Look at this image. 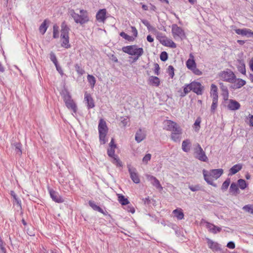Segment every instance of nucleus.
<instances>
[{
	"instance_id": "obj_44",
	"label": "nucleus",
	"mask_w": 253,
	"mask_h": 253,
	"mask_svg": "<svg viewBox=\"0 0 253 253\" xmlns=\"http://www.w3.org/2000/svg\"><path fill=\"white\" fill-rule=\"evenodd\" d=\"M75 67L76 71L79 74L83 75L85 73L84 70L83 69V68H82V67H81V66L79 64H76L75 66Z\"/></svg>"
},
{
	"instance_id": "obj_40",
	"label": "nucleus",
	"mask_w": 253,
	"mask_h": 253,
	"mask_svg": "<svg viewBox=\"0 0 253 253\" xmlns=\"http://www.w3.org/2000/svg\"><path fill=\"white\" fill-rule=\"evenodd\" d=\"M226 81H228L230 82V81H235L237 84V86L236 87H238V88H241L242 86H244L246 84L245 80H225Z\"/></svg>"
},
{
	"instance_id": "obj_20",
	"label": "nucleus",
	"mask_w": 253,
	"mask_h": 253,
	"mask_svg": "<svg viewBox=\"0 0 253 253\" xmlns=\"http://www.w3.org/2000/svg\"><path fill=\"white\" fill-rule=\"evenodd\" d=\"M147 178L151 182L153 185L155 186L157 189H163V187L161 186L160 181L155 177L153 175H147Z\"/></svg>"
},
{
	"instance_id": "obj_13",
	"label": "nucleus",
	"mask_w": 253,
	"mask_h": 253,
	"mask_svg": "<svg viewBox=\"0 0 253 253\" xmlns=\"http://www.w3.org/2000/svg\"><path fill=\"white\" fill-rule=\"evenodd\" d=\"M84 101L87 104V107L88 109L93 108L95 106L94 100L89 93L85 92L84 93Z\"/></svg>"
},
{
	"instance_id": "obj_7",
	"label": "nucleus",
	"mask_w": 253,
	"mask_h": 253,
	"mask_svg": "<svg viewBox=\"0 0 253 253\" xmlns=\"http://www.w3.org/2000/svg\"><path fill=\"white\" fill-rule=\"evenodd\" d=\"M166 125V129L171 131V133L182 132V129L180 126L172 121L167 120Z\"/></svg>"
},
{
	"instance_id": "obj_39",
	"label": "nucleus",
	"mask_w": 253,
	"mask_h": 253,
	"mask_svg": "<svg viewBox=\"0 0 253 253\" xmlns=\"http://www.w3.org/2000/svg\"><path fill=\"white\" fill-rule=\"evenodd\" d=\"M248 29H238L235 30V32L238 35H241L242 36L248 35Z\"/></svg>"
},
{
	"instance_id": "obj_25",
	"label": "nucleus",
	"mask_w": 253,
	"mask_h": 253,
	"mask_svg": "<svg viewBox=\"0 0 253 253\" xmlns=\"http://www.w3.org/2000/svg\"><path fill=\"white\" fill-rule=\"evenodd\" d=\"M89 206L94 211H97L100 213L105 214L103 210L98 206L96 205L95 203L93 201H89L88 202Z\"/></svg>"
},
{
	"instance_id": "obj_32",
	"label": "nucleus",
	"mask_w": 253,
	"mask_h": 253,
	"mask_svg": "<svg viewBox=\"0 0 253 253\" xmlns=\"http://www.w3.org/2000/svg\"><path fill=\"white\" fill-rule=\"evenodd\" d=\"M186 66L189 69L192 70L195 67H196V63L194 59H189L187 62H186Z\"/></svg>"
},
{
	"instance_id": "obj_38",
	"label": "nucleus",
	"mask_w": 253,
	"mask_h": 253,
	"mask_svg": "<svg viewBox=\"0 0 253 253\" xmlns=\"http://www.w3.org/2000/svg\"><path fill=\"white\" fill-rule=\"evenodd\" d=\"M201 122V118L200 117H198L194 124V128L196 131H199L200 128V124Z\"/></svg>"
},
{
	"instance_id": "obj_60",
	"label": "nucleus",
	"mask_w": 253,
	"mask_h": 253,
	"mask_svg": "<svg viewBox=\"0 0 253 253\" xmlns=\"http://www.w3.org/2000/svg\"><path fill=\"white\" fill-rule=\"evenodd\" d=\"M240 62L242 66L241 67V69L240 70V71L241 73H242V74H245L246 72L245 65L244 63L242 62L241 61H240Z\"/></svg>"
},
{
	"instance_id": "obj_49",
	"label": "nucleus",
	"mask_w": 253,
	"mask_h": 253,
	"mask_svg": "<svg viewBox=\"0 0 253 253\" xmlns=\"http://www.w3.org/2000/svg\"><path fill=\"white\" fill-rule=\"evenodd\" d=\"M142 23L145 26L147 27V29H148V30L149 31H151V30H155V29L154 28H153V27H152L149 22L146 20H142Z\"/></svg>"
},
{
	"instance_id": "obj_19",
	"label": "nucleus",
	"mask_w": 253,
	"mask_h": 253,
	"mask_svg": "<svg viewBox=\"0 0 253 253\" xmlns=\"http://www.w3.org/2000/svg\"><path fill=\"white\" fill-rule=\"evenodd\" d=\"M223 173V170L222 169H212L208 171V173L211 175V177L215 178H218Z\"/></svg>"
},
{
	"instance_id": "obj_5",
	"label": "nucleus",
	"mask_w": 253,
	"mask_h": 253,
	"mask_svg": "<svg viewBox=\"0 0 253 253\" xmlns=\"http://www.w3.org/2000/svg\"><path fill=\"white\" fill-rule=\"evenodd\" d=\"M98 129L99 140L102 144H104L107 141L105 138L108 132V128L106 122L103 119H101L99 120Z\"/></svg>"
},
{
	"instance_id": "obj_2",
	"label": "nucleus",
	"mask_w": 253,
	"mask_h": 253,
	"mask_svg": "<svg viewBox=\"0 0 253 253\" xmlns=\"http://www.w3.org/2000/svg\"><path fill=\"white\" fill-rule=\"evenodd\" d=\"M80 14L76 13L73 9L69 11L70 15L73 18L76 23L83 25L89 21V17L86 10L81 9L80 11Z\"/></svg>"
},
{
	"instance_id": "obj_62",
	"label": "nucleus",
	"mask_w": 253,
	"mask_h": 253,
	"mask_svg": "<svg viewBox=\"0 0 253 253\" xmlns=\"http://www.w3.org/2000/svg\"><path fill=\"white\" fill-rule=\"evenodd\" d=\"M193 73L197 75H200L202 74L201 71H200L199 69H198L196 67H195L192 70Z\"/></svg>"
},
{
	"instance_id": "obj_46",
	"label": "nucleus",
	"mask_w": 253,
	"mask_h": 253,
	"mask_svg": "<svg viewBox=\"0 0 253 253\" xmlns=\"http://www.w3.org/2000/svg\"><path fill=\"white\" fill-rule=\"evenodd\" d=\"M174 68L172 66L170 65L169 66L168 70H167V73L169 75L170 78H172L174 76Z\"/></svg>"
},
{
	"instance_id": "obj_57",
	"label": "nucleus",
	"mask_w": 253,
	"mask_h": 253,
	"mask_svg": "<svg viewBox=\"0 0 253 253\" xmlns=\"http://www.w3.org/2000/svg\"><path fill=\"white\" fill-rule=\"evenodd\" d=\"M0 249L1 250L0 253H6V249L4 247V243L3 241L0 243Z\"/></svg>"
},
{
	"instance_id": "obj_10",
	"label": "nucleus",
	"mask_w": 253,
	"mask_h": 253,
	"mask_svg": "<svg viewBox=\"0 0 253 253\" xmlns=\"http://www.w3.org/2000/svg\"><path fill=\"white\" fill-rule=\"evenodd\" d=\"M201 222L205 223L206 224V227L208 229L209 231L213 234H216L221 231L220 227L216 226L213 224L210 223L204 219H202Z\"/></svg>"
},
{
	"instance_id": "obj_34",
	"label": "nucleus",
	"mask_w": 253,
	"mask_h": 253,
	"mask_svg": "<svg viewBox=\"0 0 253 253\" xmlns=\"http://www.w3.org/2000/svg\"><path fill=\"white\" fill-rule=\"evenodd\" d=\"M238 184L239 185V187L242 190H244L248 186V184L245 181V180L243 179H239L238 180Z\"/></svg>"
},
{
	"instance_id": "obj_35",
	"label": "nucleus",
	"mask_w": 253,
	"mask_h": 253,
	"mask_svg": "<svg viewBox=\"0 0 253 253\" xmlns=\"http://www.w3.org/2000/svg\"><path fill=\"white\" fill-rule=\"evenodd\" d=\"M230 183V178H227L225 181L222 183V185L221 187V189L222 191H225L227 190L229 184Z\"/></svg>"
},
{
	"instance_id": "obj_42",
	"label": "nucleus",
	"mask_w": 253,
	"mask_h": 253,
	"mask_svg": "<svg viewBox=\"0 0 253 253\" xmlns=\"http://www.w3.org/2000/svg\"><path fill=\"white\" fill-rule=\"evenodd\" d=\"M53 37L54 39L58 38L59 37V31H58L59 27H58V26L56 24L54 25V26L53 27Z\"/></svg>"
},
{
	"instance_id": "obj_8",
	"label": "nucleus",
	"mask_w": 253,
	"mask_h": 253,
	"mask_svg": "<svg viewBox=\"0 0 253 253\" xmlns=\"http://www.w3.org/2000/svg\"><path fill=\"white\" fill-rule=\"evenodd\" d=\"M171 31L173 37L176 39L177 38L183 40L185 38V35L184 30L176 24H173L171 26Z\"/></svg>"
},
{
	"instance_id": "obj_58",
	"label": "nucleus",
	"mask_w": 253,
	"mask_h": 253,
	"mask_svg": "<svg viewBox=\"0 0 253 253\" xmlns=\"http://www.w3.org/2000/svg\"><path fill=\"white\" fill-rule=\"evenodd\" d=\"M228 248L233 249L235 247V243L232 241L229 242L226 246Z\"/></svg>"
},
{
	"instance_id": "obj_21",
	"label": "nucleus",
	"mask_w": 253,
	"mask_h": 253,
	"mask_svg": "<svg viewBox=\"0 0 253 253\" xmlns=\"http://www.w3.org/2000/svg\"><path fill=\"white\" fill-rule=\"evenodd\" d=\"M240 104L238 102L233 99L229 100V103L227 106L229 110L233 111L238 110L240 108Z\"/></svg>"
},
{
	"instance_id": "obj_41",
	"label": "nucleus",
	"mask_w": 253,
	"mask_h": 253,
	"mask_svg": "<svg viewBox=\"0 0 253 253\" xmlns=\"http://www.w3.org/2000/svg\"><path fill=\"white\" fill-rule=\"evenodd\" d=\"M120 35L122 37L124 38L125 40H126L128 41H133L134 40V38H133L132 37L130 36L127 35L126 33H125L124 32H122L120 34Z\"/></svg>"
},
{
	"instance_id": "obj_29",
	"label": "nucleus",
	"mask_w": 253,
	"mask_h": 253,
	"mask_svg": "<svg viewBox=\"0 0 253 253\" xmlns=\"http://www.w3.org/2000/svg\"><path fill=\"white\" fill-rule=\"evenodd\" d=\"M182 133V132L171 133L170 135V138L175 142H179L180 141Z\"/></svg>"
},
{
	"instance_id": "obj_47",
	"label": "nucleus",
	"mask_w": 253,
	"mask_h": 253,
	"mask_svg": "<svg viewBox=\"0 0 253 253\" xmlns=\"http://www.w3.org/2000/svg\"><path fill=\"white\" fill-rule=\"evenodd\" d=\"M148 84L154 86H158L160 84V80H148Z\"/></svg>"
},
{
	"instance_id": "obj_55",
	"label": "nucleus",
	"mask_w": 253,
	"mask_h": 253,
	"mask_svg": "<svg viewBox=\"0 0 253 253\" xmlns=\"http://www.w3.org/2000/svg\"><path fill=\"white\" fill-rule=\"evenodd\" d=\"M151 158V155L150 154H147L143 158L142 161L145 164H147L148 162L150 160Z\"/></svg>"
},
{
	"instance_id": "obj_14",
	"label": "nucleus",
	"mask_w": 253,
	"mask_h": 253,
	"mask_svg": "<svg viewBox=\"0 0 253 253\" xmlns=\"http://www.w3.org/2000/svg\"><path fill=\"white\" fill-rule=\"evenodd\" d=\"M219 77L223 79H236L233 72L230 70H227L219 74Z\"/></svg>"
},
{
	"instance_id": "obj_36",
	"label": "nucleus",
	"mask_w": 253,
	"mask_h": 253,
	"mask_svg": "<svg viewBox=\"0 0 253 253\" xmlns=\"http://www.w3.org/2000/svg\"><path fill=\"white\" fill-rule=\"evenodd\" d=\"M49 55H50V59L51 60V61L53 62V63L55 65V66L56 67V69L58 70V65L57 64V60L55 54L53 52H51L50 53Z\"/></svg>"
},
{
	"instance_id": "obj_22",
	"label": "nucleus",
	"mask_w": 253,
	"mask_h": 253,
	"mask_svg": "<svg viewBox=\"0 0 253 253\" xmlns=\"http://www.w3.org/2000/svg\"><path fill=\"white\" fill-rule=\"evenodd\" d=\"M164 46L175 48L176 47V44L171 40L166 37L164 40L162 41L161 43Z\"/></svg>"
},
{
	"instance_id": "obj_15",
	"label": "nucleus",
	"mask_w": 253,
	"mask_h": 253,
	"mask_svg": "<svg viewBox=\"0 0 253 253\" xmlns=\"http://www.w3.org/2000/svg\"><path fill=\"white\" fill-rule=\"evenodd\" d=\"M128 172L130 174V178L135 183H139L140 182V179L138 174L136 172V170L134 168H128Z\"/></svg>"
},
{
	"instance_id": "obj_33",
	"label": "nucleus",
	"mask_w": 253,
	"mask_h": 253,
	"mask_svg": "<svg viewBox=\"0 0 253 253\" xmlns=\"http://www.w3.org/2000/svg\"><path fill=\"white\" fill-rule=\"evenodd\" d=\"M47 24H46V20H45L42 23V24L41 25V26H40V28H39V31H40V32L43 35L47 29Z\"/></svg>"
},
{
	"instance_id": "obj_12",
	"label": "nucleus",
	"mask_w": 253,
	"mask_h": 253,
	"mask_svg": "<svg viewBox=\"0 0 253 253\" xmlns=\"http://www.w3.org/2000/svg\"><path fill=\"white\" fill-rule=\"evenodd\" d=\"M107 11L106 9H100L96 13V20L99 22L104 23L106 20Z\"/></svg>"
},
{
	"instance_id": "obj_31",
	"label": "nucleus",
	"mask_w": 253,
	"mask_h": 253,
	"mask_svg": "<svg viewBox=\"0 0 253 253\" xmlns=\"http://www.w3.org/2000/svg\"><path fill=\"white\" fill-rule=\"evenodd\" d=\"M13 146L15 147V151L16 154L19 156H21L22 154V145L20 143L16 142L13 144Z\"/></svg>"
},
{
	"instance_id": "obj_63",
	"label": "nucleus",
	"mask_w": 253,
	"mask_h": 253,
	"mask_svg": "<svg viewBox=\"0 0 253 253\" xmlns=\"http://www.w3.org/2000/svg\"><path fill=\"white\" fill-rule=\"evenodd\" d=\"M127 210L128 211H129V212H131L132 213H133L135 212L134 208L133 207L130 206L129 205H128L127 206Z\"/></svg>"
},
{
	"instance_id": "obj_4",
	"label": "nucleus",
	"mask_w": 253,
	"mask_h": 253,
	"mask_svg": "<svg viewBox=\"0 0 253 253\" xmlns=\"http://www.w3.org/2000/svg\"><path fill=\"white\" fill-rule=\"evenodd\" d=\"M61 27V38L62 40L61 46L66 48H68L71 46L70 44L69 43V28L65 21L62 23Z\"/></svg>"
},
{
	"instance_id": "obj_24",
	"label": "nucleus",
	"mask_w": 253,
	"mask_h": 253,
	"mask_svg": "<svg viewBox=\"0 0 253 253\" xmlns=\"http://www.w3.org/2000/svg\"><path fill=\"white\" fill-rule=\"evenodd\" d=\"M191 143L189 139H186L182 143V149L185 152H188L190 150Z\"/></svg>"
},
{
	"instance_id": "obj_3",
	"label": "nucleus",
	"mask_w": 253,
	"mask_h": 253,
	"mask_svg": "<svg viewBox=\"0 0 253 253\" xmlns=\"http://www.w3.org/2000/svg\"><path fill=\"white\" fill-rule=\"evenodd\" d=\"M123 52L130 55L136 56L134 60H137L144 53L143 49L142 47H138L136 45H128L122 48Z\"/></svg>"
},
{
	"instance_id": "obj_64",
	"label": "nucleus",
	"mask_w": 253,
	"mask_h": 253,
	"mask_svg": "<svg viewBox=\"0 0 253 253\" xmlns=\"http://www.w3.org/2000/svg\"><path fill=\"white\" fill-rule=\"evenodd\" d=\"M154 69H155L154 70H155V74H156L158 75V71L160 69V67H159V65L157 63H155L154 64Z\"/></svg>"
},
{
	"instance_id": "obj_16",
	"label": "nucleus",
	"mask_w": 253,
	"mask_h": 253,
	"mask_svg": "<svg viewBox=\"0 0 253 253\" xmlns=\"http://www.w3.org/2000/svg\"><path fill=\"white\" fill-rule=\"evenodd\" d=\"M203 174L205 180L209 185H212V186L215 187H217L216 184L213 182V180L211 178V175H210V173H208V171L205 169H203Z\"/></svg>"
},
{
	"instance_id": "obj_28",
	"label": "nucleus",
	"mask_w": 253,
	"mask_h": 253,
	"mask_svg": "<svg viewBox=\"0 0 253 253\" xmlns=\"http://www.w3.org/2000/svg\"><path fill=\"white\" fill-rule=\"evenodd\" d=\"M118 201L119 203L123 206H126L128 205L129 203L128 199L126 198L124 195L122 194H117Z\"/></svg>"
},
{
	"instance_id": "obj_30",
	"label": "nucleus",
	"mask_w": 253,
	"mask_h": 253,
	"mask_svg": "<svg viewBox=\"0 0 253 253\" xmlns=\"http://www.w3.org/2000/svg\"><path fill=\"white\" fill-rule=\"evenodd\" d=\"M190 91H192L190 84L185 85L183 87V91L181 92L180 96L181 97H184Z\"/></svg>"
},
{
	"instance_id": "obj_51",
	"label": "nucleus",
	"mask_w": 253,
	"mask_h": 253,
	"mask_svg": "<svg viewBox=\"0 0 253 253\" xmlns=\"http://www.w3.org/2000/svg\"><path fill=\"white\" fill-rule=\"evenodd\" d=\"M168 55L166 51H163L160 54V59L163 61H165L168 59Z\"/></svg>"
},
{
	"instance_id": "obj_37",
	"label": "nucleus",
	"mask_w": 253,
	"mask_h": 253,
	"mask_svg": "<svg viewBox=\"0 0 253 253\" xmlns=\"http://www.w3.org/2000/svg\"><path fill=\"white\" fill-rule=\"evenodd\" d=\"M243 210L245 211L253 214V205H247L243 207Z\"/></svg>"
},
{
	"instance_id": "obj_50",
	"label": "nucleus",
	"mask_w": 253,
	"mask_h": 253,
	"mask_svg": "<svg viewBox=\"0 0 253 253\" xmlns=\"http://www.w3.org/2000/svg\"><path fill=\"white\" fill-rule=\"evenodd\" d=\"M11 196L14 198V199L15 200V202L18 205H19L20 206H21V201L17 197V196H16V194H15V193L13 191H11Z\"/></svg>"
},
{
	"instance_id": "obj_11",
	"label": "nucleus",
	"mask_w": 253,
	"mask_h": 253,
	"mask_svg": "<svg viewBox=\"0 0 253 253\" xmlns=\"http://www.w3.org/2000/svg\"><path fill=\"white\" fill-rule=\"evenodd\" d=\"M49 192L50 197L53 201L58 203H62L64 202V199L60 195H59L58 192L52 189H50L49 190Z\"/></svg>"
},
{
	"instance_id": "obj_52",
	"label": "nucleus",
	"mask_w": 253,
	"mask_h": 253,
	"mask_svg": "<svg viewBox=\"0 0 253 253\" xmlns=\"http://www.w3.org/2000/svg\"><path fill=\"white\" fill-rule=\"evenodd\" d=\"M107 154L109 157L112 158H114V157L117 156L115 154V150L114 148L108 149L107 150Z\"/></svg>"
},
{
	"instance_id": "obj_53",
	"label": "nucleus",
	"mask_w": 253,
	"mask_h": 253,
	"mask_svg": "<svg viewBox=\"0 0 253 253\" xmlns=\"http://www.w3.org/2000/svg\"><path fill=\"white\" fill-rule=\"evenodd\" d=\"M218 101H212V104L211 106V112L213 113H214L217 107Z\"/></svg>"
},
{
	"instance_id": "obj_61",
	"label": "nucleus",
	"mask_w": 253,
	"mask_h": 253,
	"mask_svg": "<svg viewBox=\"0 0 253 253\" xmlns=\"http://www.w3.org/2000/svg\"><path fill=\"white\" fill-rule=\"evenodd\" d=\"M121 123L124 126H126L128 123V118H122Z\"/></svg>"
},
{
	"instance_id": "obj_9",
	"label": "nucleus",
	"mask_w": 253,
	"mask_h": 253,
	"mask_svg": "<svg viewBox=\"0 0 253 253\" xmlns=\"http://www.w3.org/2000/svg\"><path fill=\"white\" fill-rule=\"evenodd\" d=\"M192 91L197 95H202L203 93L204 86L200 83L192 82L190 83Z\"/></svg>"
},
{
	"instance_id": "obj_6",
	"label": "nucleus",
	"mask_w": 253,
	"mask_h": 253,
	"mask_svg": "<svg viewBox=\"0 0 253 253\" xmlns=\"http://www.w3.org/2000/svg\"><path fill=\"white\" fill-rule=\"evenodd\" d=\"M194 157L195 158L202 162H207L208 157L199 144H197L194 148Z\"/></svg>"
},
{
	"instance_id": "obj_59",
	"label": "nucleus",
	"mask_w": 253,
	"mask_h": 253,
	"mask_svg": "<svg viewBox=\"0 0 253 253\" xmlns=\"http://www.w3.org/2000/svg\"><path fill=\"white\" fill-rule=\"evenodd\" d=\"M131 33L133 34V35L134 36V37H136L137 36V30L135 28V27L131 26Z\"/></svg>"
},
{
	"instance_id": "obj_27",
	"label": "nucleus",
	"mask_w": 253,
	"mask_h": 253,
	"mask_svg": "<svg viewBox=\"0 0 253 253\" xmlns=\"http://www.w3.org/2000/svg\"><path fill=\"white\" fill-rule=\"evenodd\" d=\"M172 213L178 220L182 219L184 218V213L181 209L173 210Z\"/></svg>"
},
{
	"instance_id": "obj_26",
	"label": "nucleus",
	"mask_w": 253,
	"mask_h": 253,
	"mask_svg": "<svg viewBox=\"0 0 253 253\" xmlns=\"http://www.w3.org/2000/svg\"><path fill=\"white\" fill-rule=\"evenodd\" d=\"M242 168V166L241 164H236L234 165L229 169V174L233 175L236 174L239 171H240Z\"/></svg>"
},
{
	"instance_id": "obj_45",
	"label": "nucleus",
	"mask_w": 253,
	"mask_h": 253,
	"mask_svg": "<svg viewBox=\"0 0 253 253\" xmlns=\"http://www.w3.org/2000/svg\"><path fill=\"white\" fill-rule=\"evenodd\" d=\"M189 189H190L193 192L198 191L201 190V187L199 185H189L188 186Z\"/></svg>"
},
{
	"instance_id": "obj_54",
	"label": "nucleus",
	"mask_w": 253,
	"mask_h": 253,
	"mask_svg": "<svg viewBox=\"0 0 253 253\" xmlns=\"http://www.w3.org/2000/svg\"><path fill=\"white\" fill-rule=\"evenodd\" d=\"M166 38L165 36L163 35L162 33H158L157 35V38L159 41L161 43L163 40Z\"/></svg>"
},
{
	"instance_id": "obj_18",
	"label": "nucleus",
	"mask_w": 253,
	"mask_h": 253,
	"mask_svg": "<svg viewBox=\"0 0 253 253\" xmlns=\"http://www.w3.org/2000/svg\"><path fill=\"white\" fill-rule=\"evenodd\" d=\"M146 137V134L144 130L141 128H139L136 132L135 136V140L137 143H140Z\"/></svg>"
},
{
	"instance_id": "obj_23",
	"label": "nucleus",
	"mask_w": 253,
	"mask_h": 253,
	"mask_svg": "<svg viewBox=\"0 0 253 253\" xmlns=\"http://www.w3.org/2000/svg\"><path fill=\"white\" fill-rule=\"evenodd\" d=\"M229 192L230 194L233 195H237L239 193V190L238 188V184L235 182H232L229 188Z\"/></svg>"
},
{
	"instance_id": "obj_48",
	"label": "nucleus",
	"mask_w": 253,
	"mask_h": 253,
	"mask_svg": "<svg viewBox=\"0 0 253 253\" xmlns=\"http://www.w3.org/2000/svg\"><path fill=\"white\" fill-rule=\"evenodd\" d=\"M222 90L223 91V95L224 100H227L228 97V90L225 86H222Z\"/></svg>"
},
{
	"instance_id": "obj_1",
	"label": "nucleus",
	"mask_w": 253,
	"mask_h": 253,
	"mask_svg": "<svg viewBox=\"0 0 253 253\" xmlns=\"http://www.w3.org/2000/svg\"><path fill=\"white\" fill-rule=\"evenodd\" d=\"M62 84H63V88L60 92V94L63 98L66 106L76 114L77 112V106L73 100L72 99L71 95L65 86V82H62Z\"/></svg>"
},
{
	"instance_id": "obj_56",
	"label": "nucleus",
	"mask_w": 253,
	"mask_h": 253,
	"mask_svg": "<svg viewBox=\"0 0 253 253\" xmlns=\"http://www.w3.org/2000/svg\"><path fill=\"white\" fill-rule=\"evenodd\" d=\"M214 93H218L217 87L215 85L212 84L211 88V94Z\"/></svg>"
},
{
	"instance_id": "obj_17",
	"label": "nucleus",
	"mask_w": 253,
	"mask_h": 253,
	"mask_svg": "<svg viewBox=\"0 0 253 253\" xmlns=\"http://www.w3.org/2000/svg\"><path fill=\"white\" fill-rule=\"evenodd\" d=\"M207 241L209 248L213 251H218L221 250L220 245L217 243L214 242L209 238L207 239Z\"/></svg>"
},
{
	"instance_id": "obj_43",
	"label": "nucleus",
	"mask_w": 253,
	"mask_h": 253,
	"mask_svg": "<svg viewBox=\"0 0 253 253\" xmlns=\"http://www.w3.org/2000/svg\"><path fill=\"white\" fill-rule=\"evenodd\" d=\"M113 160V163L118 167H121L123 166L122 162L118 158V156L114 157Z\"/></svg>"
}]
</instances>
